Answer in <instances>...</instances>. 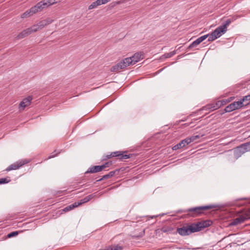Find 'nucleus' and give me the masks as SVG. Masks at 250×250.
<instances>
[{"mask_svg":"<svg viewBox=\"0 0 250 250\" xmlns=\"http://www.w3.org/2000/svg\"><path fill=\"white\" fill-rule=\"evenodd\" d=\"M43 9L42 6V5L39 2L35 6L32 7L29 10L23 13L21 15V18L22 19L27 18L37 13L38 12L42 10Z\"/></svg>","mask_w":250,"mask_h":250,"instance_id":"4","label":"nucleus"},{"mask_svg":"<svg viewBox=\"0 0 250 250\" xmlns=\"http://www.w3.org/2000/svg\"><path fill=\"white\" fill-rule=\"evenodd\" d=\"M54 20L51 18H47L46 19L40 21L36 24L33 25L31 27L34 32L40 30L45 27L47 25L51 23Z\"/></svg>","mask_w":250,"mask_h":250,"instance_id":"3","label":"nucleus"},{"mask_svg":"<svg viewBox=\"0 0 250 250\" xmlns=\"http://www.w3.org/2000/svg\"><path fill=\"white\" fill-rule=\"evenodd\" d=\"M108 250H122V247L118 245H112L108 248Z\"/></svg>","mask_w":250,"mask_h":250,"instance_id":"26","label":"nucleus"},{"mask_svg":"<svg viewBox=\"0 0 250 250\" xmlns=\"http://www.w3.org/2000/svg\"><path fill=\"white\" fill-rule=\"evenodd\" d=\"M236 215L235 214V216ZM250 219V210H246L242 212L241 213L237 215V217L235 218V225L240 224L246 220Z\"/></svg>","mask_w":250,"mask_h":250,"instance_id":"6","label":"nucleus"},{"mask_svg":"<svg viewBox=\"0 0 250 250\" xmlns=\"http://www.w3.org/2000/svg\"><path fill=\"white\" fill-rule=\"evenodd\" d=\"M245 106H246L243 104L242 99H241L240 101L235 102V109H239Z\"/></svg>","mask_w":250,"mask_h":250,"instance_id":"23","label":"nucleus"},{"mask_svg":"<svg viewBox=\"0 0 250 250\" xmlns=\"http://www.w3.org/2000/svg\"><path fill=\"white\" fill-rule=\"evenodd\" d=\"M213 207L212 206H205L198 207L194 208H191L188 209V211L190 212H192L194 215H198L202 213L203 211L207 209L212 208Z\"/></svg>","mask_w":250,"mask_h":250,"instance_id":"8","label":"nucleus"},{"mask_svg":"<svg viewBox=\"0 0 250 250\" xmlns=\"http://www.w3.org/2000/svg\"><path fill=\"white\" fill-rule=\"evenodd\" d=\"M32 100V97L31 96H28L27 98L23 99L19 105L20 110H23L25 107L29 105Z\"/></svg>","mask_w":250,"mask_h":250,"instance_id":"10","label":"nucleus"},{"mask_svg":"<svg viewBox=\"0 0 250 250\" xmlns=\"http://www.w3.org/2000/svg\"><path fill=\"white\" fill-rule=\"evenodd\" d=\"M125 68V65H124L121 62L117 63L116 65H115L114 66H112L110 70L112 72H116L119 71L120 69H122Z\"/></svg>","mask_w":250,"mask_h":250,"instance_id":"19","label":"nucleus"},{"mask_svg":"<svg viewBox=\"0 0 250 250\" xmlns=\"http://www.w3.org/2000/svg\"><path fill=\"white\" fill-rule=\"evenodd\" d=\"M18 234V231H13V232H12L10 233H9L8 234V237L9 238H10V237H13V236H16Z\"/></svg>","mask_w":250,"mask_h":250,"instance_id":"30","label":"nucleus"},{"mask_svg":"<svg viewBox=\"0 0 250 250\" xmlns=\"http://www.w3.org/2000/svg\"><path fill=\"white\" fill-rule=\"evenodd\" d=\"M34 32L33 31L32 27H30L19 33V34L17 36L16 39L17 40L22 39Z\"/></svg>","mask_w":250,"mask_h":250,"instance_id":"11","label":"nucleus"},{"mask_svg":"<svg viewBox=\"0 0 250 250\" xmlns=\"http://www.w3.org/2000/svg\"><path fill=\"white\" fill-rule=\"evenodd\" d=\"M235 206H239L240 205L238 203V200H235Z\"/></svg>","mask_w":250,"mask_h":250,"instance_id":"36","label":"nucleus"},{"mask_svg":"<svg viewBox=\"0 0 250 250\" xmlns=\"http://www.w3.org/2000/svg\"><path fill=\"white\" fill-rule=\"evenodd\" d=\"M198 230L195 224H192L188 226H184L182 228H178L177 232L182 236H186L192 233L198 232Z\"/></svg>","mask_w":250,"mask_h":250,"instance_id":"2","label":"nucleus"},{"mask_svg":"<svg viewBox=\"0 0 250 250\" xmlns=\"http://www.w3.org/2000/svg\"><path fill=\"white\" fill-rule=\"evenodd\" d=\"M230 225H234V221H232L231 223H230Z\"/></svg>","mask_w":250,"mask_h":250,"instance_id":"38","label":"nucleus"},{"mask_svg":"<svg viewBox=\"0 0 250 250\" xmlns=\"http://www.w3.org/2000/svg\"><path fill=\"white\" fill-rule=\"evenodd\" d=\"M108 250V249L107 248V249H106V250L101 249V250Z\"/></svg>","mask_w":250,"mask_h":250,"instance_id":"39","label":"nucleus"},{"mask_svg":"<svg viewBox=\"0 0 250 250\" xmlns=\"http://www.w3.org/2000/svg\"><path fill=\"white\" fill-rule=\"evenodd\" d=\"M188 145V141H187V139L186 138L185 139H184L182 141H181L179 143L173 146L172 147V149L173 150H176L177 149H180Z\"/></svg>","mask_w":250,"mask_h":250,"instance_id":"17","label":"nucleus"},{"mask_svg":"<svg viewBox=\"0 0 250 250\" xmlns=\"http://www.w3.org/2000/svg\"><path fill=\"white\" fill-rule=\"evenodd\" d=\"M211 224L212 222L208 220L206 221L199 222L197 224H195V225L197 226V229H198V231H199L202 230V229L209 226L211 225Z\"/></svg>","mask_w":250,"mask_h":250,"instance_id":"14","label":"nucleus"},{"mask_svg":"<svg viewBox=\"0 0 250 250\" xmlns=\"http://www.w3.org/2000/svg\"><path fill=\"white\" fill-rule=\"evenodd\" d=\"M175 54V51H173L169 53H166L164 55L163 57L165 58H168L172 57Z\"/></svg>","mask_w":250,"mask_h":250,"instance_id":"28","label":"nucleus"},{"mask_svg":"<svg viewBox=\"0 0 250 250\" xmlns=\"http://www.w3.org/2000/svg\"><path fill=\"white\" fill-rule=\"evenodd\" d=\"M250 151V144L245 143L235 147V158H239L246 152Z\"/></svg>","mask_w":250,"mask_h":250,"instance_id":"5","label":"nucleus"},{"mask_svg":"<svg viewBox=\"0 0 250 250\" xmlns=\"http://www.w3.org/2000/svg\"><path fill=\"white\" fill-rule=\"evenodd\" d=\"M111 157H118L121 159L125 160L129 158V155L127 154H124L120 151H115L111 153L110 155L107 156L108 158H109Z\"/></svg>","mask_w":250,"mask_h":250,"instance_id":"12","label":"nucleus"},{"mask_svg":"<svg viewBox=\"0 0 250 250\" xmlns=\"http://www.w3.org/2000/svg\"><path fill=\"white\" fill-rule=\"evenodd\" d=\"M115 171H111L110 172H109L108 174L104 175L102 179H108V178L111 177L115 174Z\"/></svg>","mask_w":250,"mask_h":250,"instance_id":"27","label":"nucleus"},{"mask_svg":"<svg viewBox=\"0 0 250 250\" xmlns=\"http://www.w3.org/2000/svg\"><path fill=\"white\" fill-rule=\"evenodd\" d=\"M56 156V154H52L49 157L48 159H50L51 158H53Z\"/></svg>","mask_w":250,"mask_h":250,"instance_id":"37","label":"nucleus"},{"mask_svg":"<svg viewBox=\"0 0 250 250\" xmlns=\"http://www.w3.org/2000/svg\"><path fill=\"white\" fill-rule=\"evenodd\" d=\"M230 22V20L228 19L223 24L218 27L210 35L208 34V41H213L221 37L226 32L227 27L229 25Z\"/></svg>","mask_w":250,"mask_h":250,"instance_id":"1","label":"nucleus"},{"mask_svg":"<svg viewBox=\"0 0 250 250\" xmlns=\"http://www.w3.org/2000/svg\"><path fill=\"white\" fill-rule=\"evenodd\" d=\"M201 136L199 135H193L190 137L187 138V141L188 143L189 144L190 143L194 141H196L197 139H199Z\"/></svg>","mask_w":250,"mask_h":250,"instance_id":"21","label":"nucleus"},{"mask_svg":"<svg viewBox=\"0 0 250 250\" xmlns=\"http://www.w3.org/2000/svg\"><path fill=\"white\" fill-rule=\"evenodd\" d=\"M110 0H99L101 2V4H104L109 1Z\"/></svg>","mask_w":250,"mask_h":250,"instance_id":"35","label":"nucleus"},{"mask_svg":"<svg viewBox=\"0 0 250 250\" xmlns=\"http://www.w3.org/2000/svg\"><path fill=\"white\" fill-rule=\"evenodd\" d=\"M233 110H234V103L230 104L229 105L227 106L225 109V111L226 112H229Z\"/></svg>","mask_w":250,"mask_h":250,"instance_id":"25","label":"nucleus"},{"mask_svg":"<svg viewBox=\"0 0 250 250\" xmlns=\"http://www.w3.org/2000/svg\"><path fill=\"white\" fill-rule=\"evenodd\" d=\"M82 204V203H75L73 204H71L70 205L71 206V208H72V209L74 208H75L76 207H77L78 206H79L80 205H81Z\"/></svg>","mask_w":250,"mask_h":250,"instance_id":"32","label":"nucleus"},{"mask_svg":"<svg viewBox=\"0 0 250 250\" xmlns=\"http://www.w3.org/2000/svg\"><path fill=\"white\" fill-rule=\"evenodd\" d=\"M230 101L229 99H223L221 100L222 105L226 104L227 103L229 102Z\"/></svg>","mask_w":250,"mask_h":250,"instance_id":"34","label":"nucleus"},{"mask_svg":"<svg viewBox=\"0 0 250 250\" xmlns=\"http://www.w3.org/2000/svg\"><path fill=\"white\" fill-rule=\"evenodd\" d=\"M29 161L26 159L22 160L19 162H17L16 163L10 165L7 168V171H10L11 170H15L19 168L24 165L27 164L29 163Z\"/></svg>","mask_w":250,"mask_h":250,"instance_id":"9","label":"nucleus"},{"mask_svg":"<svg viewBox=\"0 0 250 250\" xmlns=\"http://www.w3.org/2000/svg\"><path fill=\"white\" fill-rule=\"evenodd\" d=\"M56 0H42L40 3L42 5L43 9L53 5L56 2Z\"/></svg>","mask_w":250,"mask_h":250,"instance_id":"18","label":"nucleus"},{"mask_svg":"<svg viewBox=\"0 0 250 250\" xmlns=\"http://www.w3.org/2000/svg\"><path fill=\"white\" fill-rule=\"evenodd\" d=\"M122 63L125 65V68L130 65L134 64L133 63V61L131 57H128L125 59L121 62Z\"/></svg>","mask_w":250,"mask_h":250,"instance_id":"20","label":"nucleus"},{"mask_svg":"<svg viewBox=\"0 0 250 250\" xmlns=\"http://www.w3.org/2000/svg\"><path fill=\"white\" fill-rule=\"evenodd\" d=\"M92 198V195L86 196L82 200L83 201L82 203H86V202L89 201Z\"/></svg>","mask_w":250,"mask_h":250,"instance_id":"29","label":"nucleus"},{"mask_svg":"<svg viewBox=\"0 0 250 250\" xmlns=\"http://www.w3.org/2000/svg\"><path fill=\"white\" fill-rule=\"evenodd\" d=\"M72 209V208H71V205H69L65 208H64L63 209V211L64 212H67V211H68Z\"/></svg>","mask_w":250,"mask_h":250,"instance_id":"31","label":"nucleus"},{"mask_svg":"<svg viewBox=\"0 0 250 250\" xmlns=\"http://www.w3.org/2000/svg\"><path fill=\"white\" fill-rule=\"evenodd\" d=\"M208 36V35H205L201 36L194 41L189 46L188 48H192L196 46L199 44L201 42L206 39Z\"/></svg>","mask_w":250,"mask_h":250,"instance_id":"13","label":"nucleus"},{"mask_svg":"<svg viewBox=\"0 0 250 250\" xmlns=\"http://www.w3.org/2000/svg\"><path fill=\"white\" fill-rule=\"evenodd\" d=\"M144 53L143 52H138L134 54L133 56L131 57L133 61V63L135 64L138 62L140 60L143 59Z\"/></svg>","mask_w":250,"mask_h":250,"instance_id":"16","label":"nucleus"},{"mask_svg":"<svg viewBox=\"0 0 250 250\" xmlns=\"http://www.w3.org/2000/svg\"><path fill=\"white\" fill-rule=\"evenodd\" d=\"M101 2L99 0H97L95 1L92 2L88 7V9L91 10L96 8L97 6L101 5Z\"/></svg>","mask_w":250,"mask_h":250,"instance_id":"22","label":"nucleus"},{"mask_svg":"<svg viewBox=\"0 0 250 250\" xmlns=\"http://www.w3.org/2000/svg\"><path fill=\"white\" fill-rule=\"evenodd\" d=\"M221 106H222V104L221 103V100H220L216 102L215 104L207 105L206 108L208 109L209 111H213L219 108Z\"/></svg>","mask_w":250,"mask_h":250,"instance_id":"15","label":"nucleus"},{"mask_svg":"<svg viewBox=\"0 0 250 250\" xmlns=\"http://www.w3.org/2000/svg\"><path fill=\"white\" fill-rule=\"evenodd\" d=\"M110 165H111V162H107L101 166H96L92 167H91L88 169V170L86 172V173H96L99 171H102L104 168L109 167Z\"/></svg>","mask_w":250,"mask_h":250,"instance_id":"7","label":"nucleus"},{"mask_svg":"<svg viewBox=\"0 0 250 250\" xmlns=\"http://www.w3.org/2000/svg\"><path fill=\"white\" fill-rule=\"evenodd\" d=\"M8 181L6 178H1L0 179V184L7 183Z\"/></svg>","mask_w":250,"mask_h":250,"instance_id":"33","label":"nucleus"},{"mask_svg":"<svg viewBox=\"0 0 250 250\" xmlns=\"http://www.w3.org/2000/svg\"><path fill=\"white\" fill-rule=\"evenodd\" d=\"M243 104L246 106L250 104V94L243 97Z\"/></svg>","mask_w":250,"mask_h":250,"instance_id":"24","label":"nucleus"}]
</instances>
